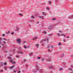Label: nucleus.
Listing matches in <instances>:
<instances>
[{
  "label": "nucleus",
  "instance_id": "obj_1",
  "mask_svg": "<svg viewBox=\"0 0 73 73\" xmlns=\"http://www.w3.org/2000/svg\"><path fill=\"white\" fill-rule=\"evenodd\" d=\"M36 70H34L32 71V72L33 73H43V70L42 69H40L39 70H38V69H39V68H38V66H36Z\"/></svg>",
  "mask_w": 73,
  "mask_h": 73
},
{
  "label": "nucleus",
  "instance_id": "obj_2",
  "mask_svg": "<svg viewBox=\"0 0 73 73\" xmlns=\"http://www.w3.org/2000/svg\"><path fill=\"white\" fill-rule=\"evenodd\" d=\"M48 68L50 69H56V68H55L54 67L52 66V64H50L49 66L48 67Z\"/></svg>",
  "mask_w": 73,
  "mask_h": 73
},
{
  "label": "nucleus",
  "instance_id": "obj_3",
  "mask_svg": "<svg viewBox=\"0 0 73 73\" xmlns=\"http://www.w3.org/2000/svg\"><path fill=\"white\" fill-rule=\"evenodd\" d=\"M49 37L47 38L46 39H43L42 40L40 41V42H44V41H48V40H49Z\"/></svg>",
  "mask_w": 73,
  "mask_h": 73
},
{
  "label": "nucleus",
  "instance_id": "obj_4",
  "mask_svg": "<svg viewBox=\"0 0 73 73\" xmlns=\"http://www.w3.org/2000/svg\"><path fill=\"white\" fill-rule=\"evenodd\" d=\"M17 41L18 44H21V39H17Z\"/></svg>",
  "mask_w": 73,
  "mask_h": 73
},
{
  "label": "nucleus",
  "instance_id": "obj_5",
  "mask_svg": "<svg viewBox=\"0 0 73 73\" xmlns=\"http://www.w3.org/2000/svg\"><path fill=\"white\" fill-rule=\"evenodd\" d=\"M8 59L9 61H10V62H11V63H12V61H13V60L12 59V58L9 57H8Z\"/></svg>",
  "mask_w": 73,
  "mask_h": 73
},
{
  "label": "nucleus",
  "instance_id": "obj_6",
  "mask_svg": "<svg viewBox=\"0 0 73 73\" xmlns=\"http://www.w3.org/2000/svg\"><path fill=\"white\" fill-rule=\"evenodd\" d=\"M46 61H50L51 58H48V59H46Z\"/></svg>",
  "mask_w": 73,
  "mask_h": 73
},
{
  "label": "nucleus",
  "instance_id": "obj_7",
  "mask_svg": "<svg viewBox=\"0 0 73 73\" xmlns=\"http://www.w3.org/2000/svg\"><path fill=\"white\" fill-rule=\"evenodd\" d=\"M19 30V28L18 27H17L15 30V31L16 32H18Z\"/></svg>",
  "mask_w": 73,
  "mask_h": 73
},
{
  "label": "nucleus",
  "instance_id": "obj_8",
  "mask_svg": "<svg viewBox=\"0 0 73 73\" xmlns=\"http://www.w3.org/2000/svg\"><path fill=\"white\" fill-rule=\"evenodd\" d=\"M3 68L5 71H6L7 70V67L6 66H4Z\"/></svg>",
  "mask_w": 73,
  "mask_h": 73
},
{
  "label": "nucleus",
  "instance_id": "obj_9",
  "mask_svg": "<svg viewBox=\"0 0 73 73\" xmlns=\"http://www.w3.org/2000/svg\"><path fill=\"white\" fill-rule=\"evenodd\" d=\"M14 68H15V66H13L9 67V69H13Z\"/></svg>",
  "mask_w": 73,
  "mask_h": 73
},
{
  "label": "nucleus",
  "instance_id": "obj_10",
  "mask_svg": "<svg viewBox=\"0 0 73 73\" xmlns=\"http://www.w3.org/2000/svg\"><path fill=\"white\" fill-rule=\"evenodd\" d=\"M52 28H53V26H49V27L48 28V29L50 30L51 29H52Z\"/></svg>",
  "mask_w": 73,
  "mask_h": 73
},
{
  "label": "nucleus",
  "instance_id": "obj_11",
  "mask_svg": "<svg viewBox=\"0 0 73 73\" xmlns=\"http://www.w3.org/2000/svg\"><path fill=\"white\" fill-rule=\"evenodd\" d=\"M38 39V38H37V37H35L34 38H32V39L33 40H35V39Z\"/></svg>",
  "mask_w": 73,
  "mask_h": 73
},
{
  "label": "nucleus",
  "instance_id": "obj_12",
  "mask_svg": "<svg viewBox=\"0 0 73 73\" xmlns=\"http://www.w3.org/2000/svg\"><path fill=\"white\" fill-rule=\"evenodd\" d=\"M69 19H72L73 18V15H71L69 16Z\"/></svg>",
  "mask_w": 73,
  "mask_h": 73
},
{
  "label": "nucleus",
  "instance_id": "obj_13",
  "mask_svg": "<svg viewBox=\"0 0 73 73\" xmlns=\"http://www.w3.org/2000/svg\"><path fill=\"white\" fill-rule=\"evenodd\" d=\"M35 45H36V47H37V48H38V46H39V45H38V44H35Z\"/></svg>",
  "mask_w": 73,
  "mask_h": 73
},
{
  "label": "nucleus",
  "instance_id": "obj_14",
  "mask_svg": "<svg viewBox=\"0 0 73 73\" xmlns=\"http://www.w3.org/2000/svg\"><path fill=\"white\" fill-rule=\"evenodd\" d=\"M63 70L62 68H61L59 69V71H61V70Z\"/></svg>",
  "mask_w": 73,
  "mask_h": 73
},
{
  "label": "nucleus",
  "instance_id": "obj_15",
  "mask_svg": "<svg viewBox=\"0 0 73 73\" xmlns=\"http://www.w3.org/2000/svg\"><path fill=\"white\" fill-rule=\"evenodd\" d=\"M29 55L30 56H32L33 55V53H31V54H29Z\"/></svg>",
  "mask_w": 73,
  "mask_h": 73
},
{
  "label": "nucleus",
  "instance_id": "obj_16",
  "mask_svg": "<svg viewBox=\"0 0 73 73\" xmlns=\"http://www.w3.org/2000/svg\"><path fill=\"white\" fill-rule=\"evenodd\" d=\"M42 15H44V16H46V13H44V12H42Z\"/></svg>",
  "mask_w": 73,
  "mask_h": 73
},
{
  "label": "nucleus",
  "instance_id": "obj_17",
  "mask_svg": "<svg viewBox=\"0 0 73 73\" xmlns=\"http://www.w3.org/2000/svg\"><path fill=\"white\" fill-rule=\"evenodd\" d=\"M43 34H46L47 33L46 31H44V32H43Z\"/></svg>",
  "mask_w": 73,
  "mask_h": 73
},
{
  "label": "nucleus",
  "instance_id": "obj_18",
  "mask_svg": "<svg viewBox=\"0 0 73 73\" xmlns=\"http://www.w3.org/2000/svg\"><path fill=\"white\" fill-rule=\"evenodd\" d=\"M0 64H1V66H3V63H2V62H0Z\"/></svg>",
  "mask_w": 73,
  "mask_h": 73
},
{
  "label": "nucleus",
  "instance_id": "obj_19",
  "mask_svg": "<svg viewBox=\"0 0 73 73\" xmlns=\"http://www.w3.org/2000/svg\"><path fill=\"white\" fill-rule=\"evenodd\" d=\"M58 32L59 33H62V31L61 30L59 31Z\"/></svg>",
  "mask_w": 73,
  "mask_h": 73
},
{
  "label": "nucleus",
  "instance_id": "obj_20",
  "mask_svg": "<svg viewBox=\"0 0 73 73\" xmlns=\"http://www.w3.org/2000/svg\"><path fill=\"white\" fill-rule=\"evenodd\" d=\"M48 3L49 4H51V2H50V1H48Z\"/></svg>",
  "mask_w": 73,
  "mask_h": 73
},
{
  "label": "nucleus",
  "instance_id": "obj_21",
  "mask_svg": "<svg viewBox=\"0 0 73 73\" xmlns=\"http://www.w3.org/2000/svg\"><path fill=\"white\" fill-rule=\"evenodd\" d=\"M45 60V59L44 58H42V59L41 60L42 61H44Z\"/></svg>",
  "mask_w": 73,
  "mask_h": 73
},
{
  "label": "nucleus",
  "instance_id": "obj_22",
  "mask_svg": "<svg viewBox=\"0 0 73 73\" xmlns=\"http://www.w3.org/2000/svg\"><path fill=\"white\" fill-rule=\"evenodd\" d=\"M44 17H41V16H40L39 17V18H42V19H44Z\"/></svg>",
  "mask_w": 73,
  "mask_h": 73
},
{
  "label": "nucleus",
  "instance_id": "obj_23",
  "mask_svg": "<svg viewBox=\"0 0 73 73\" xmlns=\"http://www.w3.org/2000/svg\"><path fill=\"white\" fill-rule=\"evenodd\" d=\"M21 50H20V51H19L17 53H21Z\"/></svg>",
  "mask_w": 73,
  "mask_h": 73
},
{
  "label": "nucleus",
  "instance_id": "obj_24",
  "mask_svg": "<svg viewBox=\"0 0 73 73\" xmlns=\"http://www.w3.org/2000/svg\"><path fill=\"white\" fill-rule=\"evenodd\" d=\"M52 35H52V34H49L48 36H52Z\"/></svg>",
  "mask_w": 73,
  "mask_h": 73
},
{
  "label": "nucleus",
  "instance_id": "obj_25",
  "mask_svg": "<svg viewBox=\"0 0 73 73\" xmlns=\"http://www.w3.org/2000/svg\"><path fill=\"white\" fill-rule=\"evenodd\" d=\"M31 18H32L33 19H35V17L33 16H32L31 17Z\"/></svg>",
  "mask_w": 73,
  "mask_h": 73
},
{
  "label": "nucleus",
  "instance_id": "obj_26",
  "mask_svg": "<svg viewBox=\"0 0 73 73\" xmlns=\"http://www.w3.org/2000/svg\"><path fill=\"white\" fill-rule=\"evenodd\" d=\"M3 40H5V41H7V39L5 38H3Z\"/></svg>",
  "mask_w": 73,
  "mask_h": 73
},
{
  "label": "nucleus",
  "instance_id": "obj_27",
  "mask_svg": "<svg viewBox=\"0 0 73 73\" xmlns=\"http://www.w3.org/2000/svg\"><path fill=\"white\" fill-rule=\"evenodd\" d=\"M68 70H72V69L71 68H68Z\"/></svg>",
  "mask_w": 73,
  "mask_h": 73
},
{
  "label": "nucleus",
  "instance_id": "obj_28",
  "mask_svg": "<svg viewBox=\"0 0 73 73\" xmlns=\"http://www.w3.org/2000/svg\"><path fill=\"white\" fill-rule=\"evenodd\" d=\"M5 34H3L2 35V37H4V36H5Z\"/></svg>",
  "mask_w": 73,
  "mask_h": 73
},
{
  "label": "nucleus",
  "instance_id": "obj_29",
  "mask_svg": "<svg viewBox=\"0 0 73 73\" xmlns=\"http://www.w3.org/2000/svg\"><path fill=\"white\" fill-rule=\"evenodd\" d=\"M7 64L6 62H5L4 64V65H7Z\"/></svg>",
  "mask_w": 73,
  "mask_h": 73
},
{
  "label": "nucleus",
  "instance_id": "obj_30",
  "mask_svg": "<svg viewBox=\"0 0 73 73\" xmlns=\"http://www.w3.org/2000/svg\"><path fill=\"white\" fill-rule=\"evenodd\" d=\"M26 61H27V60H26L24 59L23 61V62H26Z\"/></svg>",
  "mask_w": 73,
  "mask_h": 73
},
{
  "label": "nucleus",
  "instance_id": "obj_31",
  "mask_svg": "<svg viewBox=\"0 0 73 73\" xmlns=\"http://www.w3.org/2000/svg\"><path fill=\"white\" fill-rule=\"evenodd\" d=\"M13 64H16V62H15V61H13V62L12 63Z\"/></svg>",
  "mask_w": 73,
  "mask_h": 73
},
{
  "label": "nucleus",
  "instance_id": "obj_32",
  "mask_svg": "<svg viewBox=\"0 0 73 73\" xmlns=\"http://www.w3.org/2000/svg\"><path fill=\"white\" fill-rule=\"evenodd\" d=\"M56 20V18H54L52 19V21H53V20Z\"/></svg>",
  "mask_w": 73,
  "mask_h": 73
},
{
  "label": "nucleus",
  "instance_id": "obj_33",
  "mask_svg": "<svg viewBox=\"0 0 73 73\" xmlns=\"http://www.w3.org/2000/svg\"><path fill=\"white\" fill-rule=\"evenodd\" d=\"M57 35L58 36H60V35L58 33L57 34Z\"/></svg>",
  "mask_w": 73,
  "mask_h": 73
},
{
  "label": "nucleus",
  "instance_id": "obj_34",
  "mask_svg": "<svg viewBox=\"0 0 73 73\" xmlns=\"http://www.w3.org/2000/svg\"><path fill=\"white\" fill-rule=\"evenodd\" d=\"M61 45V43L60 42L58 44V45Z\"/></svg>",
  "mask_w": 73,
  "mask_h": 73
},
{
  "label": "nucleus",
  "instance_id": "obj_35",
  "mask_svg": "<svg viewBox=\"0 0 73 73\" xmlns=\"http://www.w3.org/2000/svg\"><path fill=\"white\" fill-rule=\"evenodd\" d=\"M21 54H24V52H22V51H21Z\"/></svg>",
  "mask_w": 73,
  "mask_h": 73
},
{
  "label": "nucleus",
  "instance_id": "obj_36",
  "mask_svg": "<svg viewBox=\"0 0 73 73\" xmlns=\"http://www.w3.org/2000/svg\"><path fill=\"white\" fill-rule=\"evenodd\" d=\"M19 16H23V15L21 14H19Z\"/></svg>",
  "mask_w": 73,
  "mask_h": 73
},
{
  "label": "nucleus",
  "instance_id": "obj_37",
  "mask_svg": "<svg viewBox=\"0 0 73 73\" xmlns=\"http://www.w3.org/2000/svg\"><path fill=\"white\" fill-rule=\"evenodd\" d=\"M19 56H16V57H17V58H19Z\"/></svg>",
  "mask_w": 73,
  "mask_h": 73
},
{
  "label": "nucleus",
  "instance_id": "obj_38",
  "mask_svg": "<svg viewBox=\"0 0 73 73\" xmlns=\"http://www.w3.org/2000/svg\"><path fill=\"white\" fill-rule=\"evenodd\" d=\"M46 9L48 10V11H49V9L48 7H47L46 8Z\"/></svg>",
  "mask_w": 73,
  "mask_h": 73
},
{
  "label": "nucleus",
  "instance_id": "obj_39",
  "mask_svg": "<svg viewBox=\"0 0 73 73\" xmlns=\"http://www.w3.org/2000/svg\"><path fill=\"white\" fill-rule=\"evenodd\" d=\"M0 72H3V70H0Z\"/></svg>",
  "mask_w": 73,
  "mask_h": 73
},
{
  "label": "nucleus",
  "instance_id": "obj_40",
  "mask_svg": "<svg viewBox=\"0 0 73 73\" xmlns=\"http://www.w3.org/2000/svg\"><path fill=\"white\" fill-rule=\"evenodd\" d=\"M24 48H27V46H25V45L24 46Z\"/></svg>",
  "mask_w": 73,
  "mask_h": 73
},
{
  "label": "nucleus",
  "instance_id": "obj_41",
  "mask_svg": "<svg viewBox=\"0 0 73 73\" xmlns=\"http://www.w3.org/2000/svg\"><path fill=\"white\" fill-rule=\"evenodd\" d=\"M47 46H48V48H49V47H50V46L49 45H48Z\"/></svg>",
  "mask_w": 73,
  "mask_h": 73
},
{
  "label": "nucleus",
  "instance_id": "obj_42",
  "mask_svg": "<svg viewBox=\"0 0 73 73\" xmlns=\"http://www.w3.org/2000/svg\"><path fill=\"white\" fill-rule=\"evenodd\" d=\"M38 59H40V57H37Z\"/></svg>",
  "mask_w": 73,
  "mask_h": 73
},
{
  "label": "nucleus",
  "instance_id": "obj_43",
  "mask_svg": "<svg viewBox=\"0 0 73 73\" xmlns=\"http://www.w3.org/2000/svg\"><path fill=\"white\" fill-rule=\"evenodd\" d=\"M26 67L27 68L28 67V65L27 64L26 65Z\"/></svg>",
  "mask_w": 73,
  "mask_h": 73
},
{
  "label": "nucleus",
  "instance_id": "obj_44",
  "mask_svg": "<svg viewBox=\"0 0 73 73\" xmlns=\"http://www.w3.org/2000/svg\"><path fill=\"white\" fill-rule=\"evenodd\" d=\"M61 36H64V37H65V35H62Z\"/></svg>",
  "mask_w": 73,
  "mask_h": 73
},
{
  "label": "nucleus",
  "instance_id": "obj_45",
  "mask_svg": "<svg viewBox=\"0 0 73 73\" xmlns=\"http://www.w3.org/2000/svg\"><path fill=\"white\" fill-rule=\"evenodd\" d=\"M13 33H14V32H13V33H11V35H13Z\"/></svg>",
  "mask_w": 73,
  "mask_h": 73
},
{
  "label": "nucleus",
  "instance_id": "obj_46",
  "mask_svg": "<svg viewBox=\"0 0 73 73\" xmlns=\"http://www.w3.org/2000/svg\"><path fill=\"white\" fill-rule=\"evenodd\" d=\"M2 39H2V38H0V42L1 41V40H2Z\"/></svg>",
  "mask_w": 73,
  "mask_h": 73
},
{
  "label": "nucleus",
  "instance_id": "obj_47",
  "mask_svg": "<svg viewBox=\"0 0 73 73\" xmlns=\"http://www.w3.org/2000/svg\"><path fill=\"white\" fill-rule=\"evenodd\" d=\"M48 50L49 52H52V51H50V50L49 49Z\"/></svg>",
  "mask_w": 73,
  "mask_h": 73
},
{
  "label": "nucleus",
  "instance_id": "obj_48",
  "mask_svg": "<svg viewBox=\"0 0 73 73\" xmlns=\"http://www.w3.org/2000/svg\"><path fill=\"white\" fill-rule=\"evenodd\" d=\"M10 33V31H9L7 33Z\"/></svg>",
  "mask_w": 73,
  "mask_h": 73
},
{
  "label": "nucleus",
  "instance_id": "obj_49",
  "mask_svg": "<svg viewBox=\"0 0 73 73\" xmlns=\"http://www.w3.org/2000/svg\"><path fill=\"white\" fill-rule=\"evenodd\" d=\"M71 57H73V54H71Z\"/></svg>",
  "mask_w": 73,
  "mask_h": 73
},
{
  "label": "nucleus",
  "instance_id": "obj_50",
  "mask_svg": "<svg viewBox=\"0 0 73 73\" xmlns=\"http://www.w3.org/2000/svg\"><path fill=\"white\" fill-rule=\"evenodd\" d=\"M18 73H20V71H19L18 72Z\"/></svg>",
  "mask_w": 73,
  "mask_h": 73
},
{
  "label": "nucleus",
  "instance_id": "obj_51",
  "mask_svg": "<svg viewBox=\"0 0 73 73\" xmlns=\"http://www.w3.org/2000/svg\"><path fill=\"white\" fill-rule=\"evenodd\" d=\"M71 68H73V65H71Z\"/></svg>",
  "mask_w": 73,
  "mask_h": 73
},
{
  "label": "nucleus",
  "instance_id": "obj_52",
  "mask_svg": "<svg viewBox=\"0 0 73 73\" xmlns=\"http://www.w3.org/2000/svg\"><path fill=\"white\" fill-rule=\"evenodd\" d=\"M38 23H39V22H38V21L37 22V23H36V24H38Z\"/></svg>",
  "mask_w": 73,
  "mask_h": 73
},
{
  "label": "nucleus",
  "instance_id": "obj_53",
  "mask_svg": "<svg viewBox=\"0 0 73 73\" xmlns=\"http://www.w3.org/2000/svg\"><path fill=\"white\" fill-rule=\"evenodd\" d=\"M50 46L52 48H53V46Z\"/></svg>",
  "mask_w": 73,
  "mask_h": 73
},
{
  "label": "nucleus",
  "instance_id": "obj_54",
  "mask_svg": "<svg viewBox=\"0 0 73 73\" xmlns=\"http://www.w3.org/2000/svg\"><path fill=\"white\" fill-rule=\"evenodd\" d=\"M55 1L56 2H58V0H56Z\"/></svg>",
  "mask_w": 73,
  "mask_h": 73
},
{
  "label": "nucleus",
  "instance_id": "obj_55",
  "mask_svg": "<svg viewBox=\"0 0 73 73\" xmlns=\"http://www.w3.org/2000/svg\"><path fill=\"white\" fill-rule=\"evenodd\" d=\"M62 57H64V54H63L62 56H61Z\"/></svg>",
  "mask_w": 73,
  "mask_h": 73
},
{
  "label": "nucleus",
  "instance_id": "obj_56",
  "mask_svg": "<svg viewBox=\"0 0 73 73\" xmlns=\"http://www.w3.org/2000/svg\"><path fill=\"white\" fill-rule=\"evenodd\" d=\"M63 42H65V40L64 39L63 40Z\"/></svg>",
  "mask_w": 73,
  "mask_h": 73
},
{
  "label": "nucleus",
  "instance_id": "obj_57",
  "mask_svg": "<svg viewBox=\"0 0 73 73\" xmlns=\"http://www.w3.org/2000/svg\"><path fill=\"white\" fill-rule=\"evenodd\" d=\"M3 42H4V44H5V42L4 41H3Z\"/></svg>",
  "mask_w": 73,
  "mask_h": 73
},
{
  "label": "nucleus",
  "instance_id": "obj_58",
  "mask_svg": "<svg viewBox=\"0 0 73 73\" xmlns=\"http://www.w3.org/2000/svg\"><path fill=\"white\" fill-rule=\"evenodd\" d=\"M66 38H69V36H67V38L66 37Z\"/></svg>",
  "mask_w": 73,
  "mask_h": 73
},
{
  "label": "nucleus",
  "instance_id": "obj_59",
  "mask_svg": "<svg viewBox=\"0 0 73 73\" xmlns=\"http://www.w3.org/2000/svg\"><path fill=\"white\" fill-rule=\"evenodd\" d=\"M13 72H15V73L16 72V71L14 70Z\"/></svg>",
  "mask_w": 73,
  "mask_h": 73
},
{
  "label": "nucleus",
  "instance_id": "obj_60",
  "mask_svg": "<svg viewBox=\"0 0 73 73\" xmlns=\"http://www.w3.org/2000/svg\"><path fill=\"white\" fill-rule=\"evenodd\" d=\"M5 53H7V51H5Z\"/></svg>",
  "mask_w": 73,
  "mask_h": 73
},
{
  "label": "nucleus",
  "instance_id": "obj_61",
  "mask_svg": "<svg viewBox=\"0 0 73 73\" xmlns=\"http://www.w3.org/2000/svg\"><path fill=\"white\" fill-rule=\"evenodd\" d=\"M29 27H31V25H29Z\"/></svg>",
  "mask_w": 73,
  "mask_h": 73
},
{
  "label": "nucleus",
  "instance_id": "obj_62",
  "mask_svg": "<svg viewBox=\"0 0 73 73\" xmlns=\"http://www.w3.org/2000/svg\"><path fill=\"white\" fill-rule=\"evenodd\" d=\"M1 45H2V46H4V45H3V44H1Z\"/></svg>",
  "mask_w": 73,
  "mask_h": 73
},
{
  "label": "nucleus",
  "instance_id": "obj_63",
  "mask_svg": "<svg viewBox=\"0 0 73 73\" xmlns=\"http://www.w3.org/2000/svg\"><path fill=\"white\" fill-rule=\"evenodd\" d=\"M31 21V22H33V21Z\"/></svg>",
  "mask_w": 73,
  "mask_h": 73
},
{
  "label": "nucleus",
  "instance_id": "obj_64",
  "mask_svg": "<svg viewBox=\"0 0 73 73\" xmlns=\"http://www.w3.org/2000/svg\"><path fill=\"white\" fill-rule=\"evenodd\" d=\"M28 47L29 48V46H28Z\"/></svg>",
  "mask_w": 73,
  "mask_h": 73
}]
</instances>
